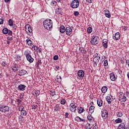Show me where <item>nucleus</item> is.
I'll return each mask as SVG.
<instances>
[{
	"instance_id": "obj_1",
	"label": "nucleus",
	"mask_w": 129,
	"mask_h": 129,
	"mask_svg": "<svg viewBox=\"0 0 129 129\" xmlns=\"http://www.w3.org/2000/svg\"><path fill=\"white\" fill-rule=\"evenodd\" d=\"M43 26L46 30L50 31L53 28V22L51 19H47L43 21Z\"/></svg>"
},
{
	"instance_id": "obj_2",
	"label": "nucleus",
	"mask_w": 129,
	"mask_h": 129,
	"mask_svg": "<svg viewBox=\"0 0 129 129\" xmlns=\"http://www.w3.org/2000/svg\"><path fill=\"white\" fill-rule=\"evenodd\" d=\"M98 39L99 37L96 36H92L90 40V43L92 45H93L94 46H96V45H97L98 44Z\"/></svg>"
},
{
	"instance_id": "obj_3",
	"label": "nucleus",
	"mask_w": 129,
	"mask_h": 129,
	"mask_svg": "<svg viewBox=\"0 0 129 129\" xmlns=\"http://www.w3.org/2000/svg\"><path fill=\"white\" fill-rule=\"evenodd\" d=\"M71 7L72 9H77L79 7V1H73L71 4Z\"/></svg>"
},
{
	"instance_id": "obj_4",
	"label": "nucleus",
	"mask_w": 129,
	"mask_h": 129,
	"mask_svg": "<svg viewBox=\"0 0 129 129\" xmlns=\"http://www.w3.org/2000/svg\"><path fill=\"white\" fill-rule=\"evenodd\" d=\"M77 108V104L75 103H72L70 105V110L72 112H75Z\"/></svg>"
},
{
	"instance_id": "obj_5",
	"label": "nucleus",
	"mask_w": 129,
	"mask_h": 129,
	"mask_svg": "<svg viewBox=\"0 0 129 129\" xmlns=\"http://www.w3.org/2000/svg\"><path fill=\"white\" fill-rule=\"evenodd\" d=\"M27 53H28V51L26 50L25 51L24 54L26 55L27 60L30 63H33L34 62V58L32 57L30 54Z\"/></svg>"
},
{
	"instance_id": "obj_6",
	"label": "nucleus",
	"mask_w": 129,
	"mask_h": 129,
	"mask_svg": "<svg viewBox=\"0 0 129 129\" xmlns=\"http://www.w3.org/2000/svg\"><path fill=\"white\" fill-rule=\"evenodd\" d=\"M101 116L103 119H106L108 117V111L107 110H104L101 111Z\"/></svg>"
},
{
	"instance_id": "obj_7",
	"label": "nucleus",
	"mask_w": 129,
	"mask_h": 129,
	"mask_svg": "<svg viewBox=\"0 0 129 129\" xmlns=\"http://www.w3.org/2000/svg\"><path fill=\"white\" fill-rule=\"evenodd\" d=\"M10 110V107L8 106H3L0 107V111L2 112H8Z\"/></svg>"
},
{
	"instance_id": "obj_8",
	"label": "nucleus",
	"mask_w": 129,
	"mask_h": 129,
	"mask_svg": "<svg viewBox=\"0 0 129 129\" xmlns=\"http://www.w3.org/2000/svg\"><path fill=\"white\" fill-rule=\"evenodd\" d=\"M113 96L111 95H108V96H107L106 97V100L107 101V102L108 103V104H110L111 103V102L112 101V98H113Z\"/></svg>"
},
{
	"instance_id": "obj_9",
	"label": "nucleus",
	"mask_w": 129,
	"mask_h": 129,
	"mask_svg": "<svg viewBox=\"0 0 129 129\" xmlns=\"http://www.w3.org/2000/svg\"><path fill=\"white\" fill-rule=\"evenodd\" d=\"M110 78L111 81H115L117 79V76L114 73H111L110 74Z\"/></svg>"
},
{
	"instance_id": "obj_10",
	"label": "nucleus",
	"mask_w": 129,
	"mask_h": 129,
	"mask_svg": "<svg viewBox=\"0 0 129 129\" xmlns=\"http://www.w3.org/2000/svg\"><path fill=\"white\" fill-rule=\"evenodd\" d=\"M66 34L67 36H71L72 34V29L70 27L66 28Z\"/></svg>"
},
{
	"instance_id": "obj_11",
	"label": "nucleus",
	"mask_w": 129,
	"mask_h": 129,
	"mask_svg": "<svg viewBox=\"0 0 129 129\" xmlns=\"http://www.w3.org/2000/svg\"><path fill=\"white\" fill-rule=\"evenodd\" d=\"M119 101H122L123 102H125L126 101V97L124 96V94L120 95L119 96Z\"/></svg>"
},
{
	"instance_id": "obj_12",
	"label": "nucleus",
	"mask_w": 129,
	"mask_h": 129,
	"mask_svg": "<svg viewBox=\"0 0 129 129\" xmlns=\"http://www.w3.org/2000/svg\"><path fill=\"white\" fill-rule=\"evenodd\" d=\"M26 87L27 86L23 84H20L18 86V88L20 91H25V90H26Z\"/></svg>"
},
{
	"instance_id": "obj_13",
	"label": "nucleus",
	"mask_w": 129,
	"mask_h": 129,
	"mask_svg": "<svg viewBox=\"0 0 129 129\" xmlns=\"http://www.w3.org/2000/svg\"><path fill=\"white\" fill-rule=\"evenodd\" d=\"M102 45L104 48H105V49H107V47H108L107 44H108V40L103 39L102 40Z\"/></svg>"
},
{
	"instance_id": "obj_14",
	"label": "nucleus",
	"mask_w": 129,
	"mask_h": 129,
	"mask_svg": "<svg viewBox=\"0 0 129 129\" xmlns=\"http://www.w3.org/2000/svg\"><path fill=\"white\" fill-rule=\"evenodd\" d=\"M11 69L13 72H17L18 71V64L13 63L11 66Z\"/></svg>"
},
{
	"instance_id": "obj_15",
	"label": "nucleus",
	"mask_w": 129,
	"mask_h": 129,
	"mask_svg": "<svg viewBox=\"0 0 129 129\" xmlns=\"http://www.w3.org/2000/svg\"><path fill=\"white\" fill-rule=\"evenodd\" d=\"M26 74H27V71L25 70H21L18 72V75L19 76H23L26 75Z\"/></svg>"
},
{
	"instance_id": "obj_16",
	"label": "nucleus",
	"mask_w": 129,
	"mask_h": 129,
	"mask_svg": "<svg viewBox=\"0 0 129 129\" xmlns=\"http://www.w3.org/2000/svg\"><path fill=\"white\" fill-rule=\"evenodd\" d=\"M99 60H100V57L93 58L94 67H95V66H97V64H98V62H99Z\"/></svg>"
},
{
	"instance_id": "obj_17",
	"label": "nucleus",
	"mask_w": 129,
	"mask_h": 129,
	"mask_svg": "<svg viewBox=\"0 0 129 129\" xmlns=\"http://www.w3.org/2000/svg\"><path fill=\"white\" fill-rule=\"evenodd\" d=\"M78 75L79 77H80V78L84 77V75H85L84 71H83V70H79L78 72Z\"/></svg>"
},
{
	"instance_id": "obj_18",
	"label": "nucleus",
	"mask_w": 129,
	"mask_h": 129,
	"mask_svg": "<svg viewBox=\"0 0 129 129\" xmlns=\"http://www.w3.org/2000/svg\"><path fill=\"white\" fill-rule=\"evenodd\" d=\"M113 38L115 40H119L120 39V33L119 32H116L115 34V36H113Z\"/></svg>"
},
{
	"instance_id": "obj_19",
	"label": "nucleus",
	"mask_w": 129,
	"mask_h": 129,
	"mask_svg": "<svg viewBox=\"0 0 129 129\" xmlns=\"http://www.w3.org/2000/svg\"><path fill=\"white\" fill-rule=\"evenodd\" d=\"M60 110H61V107H60L59 104H56L54 107V111L58 112L60 111Z\"/></svg>"
},
{
	"instance_id": "obj_20",
	"label": "nucleus",
	"mask_w": 129,
	"mask_h": 129,
	"mask_svg": "<svg viewBox=\"0 0 129 129\" xmlns=\"http://www.w3.org/2000/svg\"><path fill=\"white\" fill-rule=\"evenodd\" d=\"M104 15L106 18H110L111 15H110V13H109V11L108 10H106L104 11Z\"/></svg>"
},
{
	"instance_id": "obj_21",
	"label": "nucleus",
	"mask_w": 129,
	"mask_h": 129,
	"mask_svg": "<svg viewBox=\"0 0 129 129\" xmlns=\"http://www.w3.org/2000/svg\"><path fill=\"white\" fill-rule=\"evenodd\" d=\"M66 31V29H65V27L63 25L60 26V27H59L60 33H61L62 34H63V33H65Z\"/></svg>"
},
{
	"instance_id": "obj_22",
	"label": "nucleus",
	"mask_w": 129,
	"mask_h": 129,
	"mask_svg": "<svg viewBox=\"0 0 129 129\" xmlns=\"http://www.w3.org/2000/svg\"><path fill=\"white\" fill-rule=\"evenodd\" d=\"M97 105L99 107H101L102 106V103L103 101H102V100L101 99H98L97 100Z\"/></svg>"
},
{
	"instance_id": "obj_23",
	"label": "nucleus",
	"mask_w": 129,
	"mask_h": 129,
	"mask_svg": "<svg viewBox=\"0 0 129 129\" xmlns=\"http://www.w3.org/2000/svg\"><path fill=\"white\" fill-rule=\"evenodd\" d=\"M117 129H125V124L124 123H121L118 126Z\"/></svg>"
},
{
	"instance_id": "obj_24",
	"label": "nucleus",
	"mask_w": 129,
	"mask_h": 129,
	"mask_svg": "<svg viewBox=\"0 0 129 129\" xmlns=\"http://www.w3.org/2000/svg\"><path fill=\"white\" fill-rule=\"evenodd\" d=\"M107 89H108V88H107V87H106V86H103V87H102V88H101V92L102 93H106V92L107 91Z\"/></svg>"
},
{
	"instance_id": "obj_25",
	"label": "nucleus",
	"mask_w": 129,
	"mask_h": 129,
	"mask_svg": "<svg viewBox=\"0 0 129 129\" xmlns=\"http://www.w3.org/2000/svg\"><path fill=\"white\" fill-rule=\"evenodd\" d=\"M87 118L88 120H89V121H90L91 122V121H93L94 120V118L93 117V116H92V115L90 114L88 115Z\"/></svg>"
},
{
	"instance_id": "obj_26",
	"label": "nucleus",
	"mask_w": 129,
	"mask_h": 129,
	"mask_svg": "<svg viewBox=\"0 0 129 129\" xmlns=\"http://www.w3.org/2000/svg\"><path fill=\"white\" fill-rule=\"evenodd\" d=\"M62 8L61 7H58L56 9L55 13L56 14H61L62 13Z\"/></svg>"
},
{
	"instance_id": "obj_27",
	"label": "nucleus",
	"mask_w": 129,
	"mask_h": 129,
	"mask_svg": "<svg viewBox=\"0 0 129 129\" xmlns=\"http://www.w3.org/2000/svg\"><path fill=\"white\" fill-rule=\"evenodd\" d=\"M25 31L26 32L28 31L29 33H32V28H31V26H28L27 28V26H26Z\"/></svg>"
},
{
	"instance_id": "obj_28",
	"label": "nucleus",
	"mask_w": 129,
	"mask_h": 129,
	"mask_svg": "<svg viewBox=\"0 0 129 129\" xmlns=\"http://www.w3.org/2000/svg\"><path fill=\"white\" fill-rule=\"evenodd\" d=\"M79 51L82 53V54H86V50H85V48L83 47H80L79 48Z\"/></svg>"
},
{
	"instance_id": "obj_29",
	"label": "nucleus",
	"mask_w": 129,
	"mask_h": 129,
	"mask_svg": "<svg viewBox=\"0 0 129 129\" xmlns=\"http://www.w3.org/2000/svg\"><path fill=\"white\" fill-rule=\"evenodd\" d=\"M95 109V107H94V106H91L89 108L90 113H91V114H92V113L94 112Z\"/></svg>"
},
{
	"instance_id": "obj_30",
	"label": "nucleus",
	"mask_w": 129,
	"mask_h": 129,
	"mask_svg": "<svg viewBox=\"0 0 129 129\" xmlns=\"http://www.w3.org/2000/svg\"><path fill=\"white\" fill-rule=\"evenodd\" d=\"M78 112L79 113H82V112H84V109L81 107L78 108Z\"/></svg>"
},
{
	"instance_id": "obj_31",
	"label": "nucleus",
	"mask_w": 129,
	"mask_h": 129,
	"mask_svg": "<svg viewBox=\"0 0 129 129\" xmlns=\"http://www.w3.org/2000/svg\"><path fill=\"white\" fill-rule=\"evenodd\" d=\"M92 128V126H91V124L89 123H87L86 124L85 128L86 129H91Z\"/></svg>"
},
{
	"instance_id": "obj_32",
	"label": "nucleus",
	"mask_w": 129,
	"mask_h": 129,
	"mask_svg": "<svg viewBox=\"0 0 129 129\" xmlns=\"http://www.w3.org/2000/svg\"><path fill=\"white\" fill-rule=\"evenodd\" d=\"M26 43L28 46H32V41H31V39H26Z\"/></svg>"
},
{
	"instance_id": "obj_33",
	"label": "nucleus",
	"mask_w": 129,
	"mask_h": 129,
	"mask_svg": "<svg viewBox=\"0 0 129 129\" xmlns=\"http://www.w3.org/2000/svg\"><path fill=\"white\" fill-rule=\"evenodd\" d=\"M8 31H9V29L7 28H5L3 29L2 32L3 34L7 35V34H8Z\"/></svg>"
},
{
	"instance_id": "obj_34",
	"label": "nucleus",
	"mask_w": 129,
	"mask_h": 129,
	"mask_svg": "<svg viewBox=\"0 0 129 129\" xmlns=\"http://www.w3.org/2000/svg\"><path fill=\"white\" fill-rule=\"evenodd\" d=\"M15 58L17 60V61H21V56L19 55H16L15 56Z\"/></svg>"
},
{
	"instance_id": "obj_35",
	"label": "nucleus",
	"mask_w": 129,
	"mask_h": 129,
	"mask_svg": "<svg viewBox=\"0 0 129 129\" xmlns=\"http://www.w3.org/2000/svg\"><path fill=\"white\" fill-rule=\"evenodd\" d=\"M116 123H120V122H122V120L119 118H118L115 120Z\"/></svg>"
},
{
	"instance_id": "obj_36",
	"label": "nucleus",
	"mask_w": 129,
	"mask_h": 129,
	"mask_svg": "<svg viewBox=\"0 0 129 129\" xmlns=\"http://www.w3.org/2000/svg\"><path fill=\"white\" fill-rule=\"evenodd\" d=\"M57 82L58 83H61V82L62 81V78L61 76H57Z\"/></svg>"
},
{
	"instance_id": "obj_37",
	"label": "nucleus",
	"mask_w": 129,
	"mask_h": 129,
	"mask_svg": "<svg viewBox=\"0 0 129 129\" xmlns=\"http://www.w3.org/2000/svg\"><path fill=\"white\" fill-rule=\"evenodd\" d=\"M66 103V100H65L64 99H62L60 101V104H61L62 105H65Z\"/></svg>"
},
{
	"instance_id": "obj_38",
	"label": "nucleus",
	"mask_w": 129,
	"mask_h": 129,
	"mask_svg": "<svg viewBox=\"0 0 129 129\" xmlns=\"http://www.w3.org/2000/svg\"><path fill=\"white\" fill-rule=\"evenodd\" d=\"M21 115H24V116L27 115V111H26L25 110H23V111H21Z\"/></svg>"
},
{
	"instance_id": "obj_39",
	"label": "nucleus",
	"mask_w": 129,
	"mask_h": 129,
	"mask_svg": "<svg viewBox=\"0 0 129 129\" xmlns=\"http://www.w3.org/2000/svg\"><path fill=\"white\" fill-rule=\"evenodd\" d=\"M8 24L10 26H12L14 25V23L13 22V20L12 19H9V20L8 21Z\"/></svg>"
},
{
	"instance_id": "obj_40",
	"label": "nucleus",
	"mask_w": 129,
	"mask_h": 129,
	"mask_svg": "<svg viewBox=\"0 0 129 129\" xmlns=\"http://www.w3.org/2000/svg\"><path fill=\"white\" fill-rule=\"evenodd\" d=\"M34 93L35 94L36 97H38V96H39V95H40V91H39V90L35 91L34 92Z\"/></svg>"
},
{
	"instance_id": "obj_41",
	"label": "nucleus",
	"mask_w": 129,
	"mask_h": 129,
	"mask_svg": "<svg viewBox=\"0 0 129 129\" xmlns=\"http://www.w3.org/2000/svg\"><path fill=\"white\" fill-rule=\"evenodd\" d=\"M2 65L4 67H5V68H7V67H8V64H7V61H3L2 62Z\"/></svg>"
},
{
	"instance_id": "obj_42",
	"label": "nucleus",
	"mask_w": 129,
	"mask_h": 129,
	"mask_svg": "<svg viewBox=\"0 0 129 129\" xmlns=\"http://www.w3.org/2000/svg\"><path fill=\"white\" fill-rule=\"evenodd\" d=\"M116 115L118 117H121L122 116V113L121 112H117Z\"/></svg>"
},
{
	"instance_id": "obj_43",
	"label": "nucleus",
	"mask_w": 129,
	"mask_h": 129,
	"mask_svg": "<svg viewBox=\"0 0 129 129\" xmlns=\"http://www.w3.org/2000/svg\"><path fill=\"white\" fill-rule=\"evenodd\" d=\"M18 109L19 111H23V110H25V107H24L23 106H19Z\"/></svg>"
},
{
	"instance_id": "obj_44",
	"label": "nucleus",
	"mask_w": 129,
	"mask_h": 129,
	"mask_svg": "<svg viewBox=\"0 0 129 129\" xmlns=\"http://www.w3.org/2000/svg\"><path fill=\"white\" fill-rule=\"evenodd\" d=\"M92 32V27H88L87 28V33L90 34Z\"/></svg>"
},
{
	"instance_id": "obj_45",
	"label": "nucleus",
	"mask_w": 129,
	"mask_h": 129,
	"mask_svg": "<svg viewBox=\"0 0 129 129\" xmlns=\"http://www.w3.org/2000/svg\"><path fill=\"white\" fill-rule=\"evenodd\" d=\"M93 128L92 129H97L98 128V126H97V124L95 123L94 124L92 125Z\"/></svg>"
},
{
	"instance_id": "obj_46",
	"label": "nucleus",
	"mask_w": 129,
	"mask_h": 129,
	"mask_svg": "<svg viewBox=\"0 0 129 129\" xmlns=\"http://www.w3.org/2000/svg\"><path fill=\"white\" fill-rule=\"evenodd\" d=\"M32 48L35 50V51H37V50H39V47H38L37 46H35V45H33L32 46Z\"/></svg>"
},
{
	"instance_id": "obj_47",
	"label": "nucleus",
	"mask_w": 129,
	"mask_h": 129,
	"mask_svg": "<svg viewBox=\"0 0 129 129\" xmlns=\"http://www.w3.org/2000/svg\"><path fill=\"white\" fill-rule=\"evenodd\" d=\"M108 66V61L107 60H105L104 61V66L106 67Z\"/></svg>"
},
{
	"instance_id": "obj_48",
	"label": "nucleus",
	"mask_w": 129,
	"mask_h": 129,
	"mask_svg": "<svg viewBox=\"0 0 129 129\" xmlns=\"http://www.w3.org/2000/svg\"><path fill=\"white\" fill-rule=\"evenodd\" d=\"M57 5V2L56 1H52L51 3V6H54Z\"/></svg>"
},
{
	"instance_id": "obj_49",
	"label": "nucleus",
	"mask_w": 129,
	"mask_h": 129,
	"mask_svg": "<svg viewBox=\"0 0 129 129\" xmlns=\"http://www.w3.org/2000/svg\"><path fill=\"white\" fill-rule=\"evenodd\" d=\"M74 15L75 17H77L78 16H79V12H78V11H75Z\"/></svg>"
},
{
	"instance_id": "obj_50",
	"label": "nucleus",
	"mask_w": 129,
	"mask_h": 129,
	"mask_svg": "<svg viewBox=\"0 0 129 129\" xmlns=\"http://www.w3.org/2000/svg\"><path fill=\"white\" fill-rule=\"evenodd\" d=\"M7 34H8V35H9L10 36H12L13 32L12 31H11L10 30L8 29Z\"/></svg>"
},
{
	"instance_id": "obj_51",
	"label": "nucleus",
	"mask_w": 129,
	"mask_h": 129,
	"mask_svg": "<svg viewBox=\"0 0 129 129\" xmlns=\"http://www.w3.org/2000/svg\"><path fill=\"white\" fill-rule=\"evenodd\" d=\"M59 59V56L58 55H55L53 56V60H55V61H57Z\"/></svg>"
},
{
	"instance_id": "obj_52",
	"label": "nucleus",
	"mask_w": 129,
	"mask_h": 129,
	"mask_svg": "<svg viewBox=\"0 0 129 129\" xmlns=\"http://www.w3.org/2000/svg\"><path fill=\"white\" fill-rule=\"evenodd\" d=\"M80 119V117H79V116H77L75 118V120H76V121L79 122Z\"/></svg>"
},
{
	"instance_id": "obj_53",
	"label": "nucleus",
	"mask_w": 129,
	"mask_h": 129,
	"mask_svg": "<svg viewBox=\"0 0 129 129\" xmlns=\"http://www.w3.org/2000/svg\"><path fill=\"white\" fill-rule=\"evenodd\" d=\"M106 57L105 56H103L100 60V61H101V62H103V61L105 60V59H106Z\"/></svg>"
},
{
	"instance_id": "obj_54",
	"label": "nucleus",
	"mask_w": 129,
	"mask_h": 129,
	"mask_svg": "<svg viewBox=\"0 0 129 129\" xmlns=\"http://www.w3.org/2000/svg\"><path fill=\"white\" fill-rule=\"evenodd\" d=\"M37 108H38V105H36L32 106V109L36 110V109H37Z\"/></svg>"
},
{
	"instance_id": "obj_55",
	"label": "nucleus",
	"mask_w": 129,
	"mask_h": 129,
	"mask_svg": "<svg viewBox=\"0 0 129 129\" xmlns=\"http://www.w3.org/2000/svg\"><path fill=\"white\" fill-rule=\"evenodd\" d=\"M68 116H69V113L68 112H66L64 114V117L66 118H68Z\"/></svg>"
},
{
	"instance_id": "obj_56",
	"label": "nucleus",
	"mask_w": 129,
	"mask_h": 129,
	"mask_svg": "<svg viewBox=\"0 0 129 129\" xmlns=\"http://www.w3.org/2000/svg\"><path fill=\"white\" fill-rule=\"evenodd\" d=\"M19 120H20V121H23V118H24V116L20 115L19 117Z\"/></svg>"
},
{
	"instance_id": "obj_57",
	"label": "nucleus",
	"mask_w": 129,
	"mask_h": 129,
	"mask_svg": "<svg viewBox=\"0 0 129 129\" xmlns=\"http://www.w3.org/2000/svg\"><path fill=\"white\" fill-rule=\"evenodd\" d=\"M7 39L8 40V41H12L13 37H7Z\"/></svg>"
},
{
	"instance_id": "obj_58",
	"label": "nucleus",
	"mask_w": 129,
	"mask_h": 129,
	"mask_svg": "<svg viewBox=\"0 0 129 129\" xmlns=\"http://www.w3.org/2000/svg\"><path fill=\"white\" fill-rule=\"evenodd\" d=\"M94 58H97V57H100V56H98V54L95 53L94 56Z\"/></svg>"
},
{
	"instance_id": "obj_59",
	"label": "nucleus",
	"mask_w": 129,
	"mask_h": 129,
	"mask_svg": "<svg viewBox=\"0 0 129 129\" xmlns=\"http://www.w3.org/2000/svg\"><path fill=\"white\" fill-rule=\"evenodd\" d=\"M36 52L37 53H42V48H39L38 50H36Z\"/></svg>"
},
{
	"instance_id": "obj_60",
	"label": "nucleus",
	"mask_w": 129,
	"mask_h": 129,
	"mask_svg": "<svg viewBox=\"0 0 129 129\" xmlns=\"http://www.w3.org/2000/svg\"><path fill=\"white\" fill-rule=\"evenodd\" d=\"M17 101L18 102L17 104H20V103L22 102V100H21L20 99H17Z\"/></svg>"
},
{
	"instance_id": "obj_61",
	"label": "nucleus",
	"mask_w": 129,
	"mask_h": 129,
	"mask_svg": "<svg viewBox=\"0 0 129 129\" xmlns=\"http://www.w3.org/2000/svg\"><path fill=\"white\" fill-rule=\"evenodd\" d=\"M81 121H82L83 122H85V119L80 118V120L79 122H81Z\"/></svg>"
},
{
	"instance_id": "obj_62",
	"label": "nucleus",
	"mask_w": 129,
	"mask_h": 129,
	"mask_svg": "<svg viewBox=\"0 0 129 129\" xmlns=\"http://www.w3.org/2000/svg\"><path fill=\"white\" fill-rule=\"evenodd\" d=\"M4 24V19H0V25H3Z\"/></svg>"
},
{
	"instance_id": "obj_63",
	"label": "nucleus",
	"mask_w": 129,
	"mask_h": 129,
	"mask_svg": "<svg viewBox=\"0 0 129 129\" xmlns=\"http://www.w3.org/2000/svg\"><path fill=\"white\" fill-rule=\"evenodd\" d=\"M86 1L89 4H92V2H93V0H86Z\"/></svg>"
},
{
	"instance_id": "obj_64",
	"label": "nucleus",
	"mask_w": 129,
	"mask_h": 129,
	"mask_svg": "<svg viewBox=\"0 0 129 129\" xmlns=\"http://www.w3.org/2000/svg\"><path fill=\"white\" fill-rule=\"evenodd\" d=\"M126 63L127 64V65H128V66L129 67V60H126Z\"/></svg>"
}]
</instances>
